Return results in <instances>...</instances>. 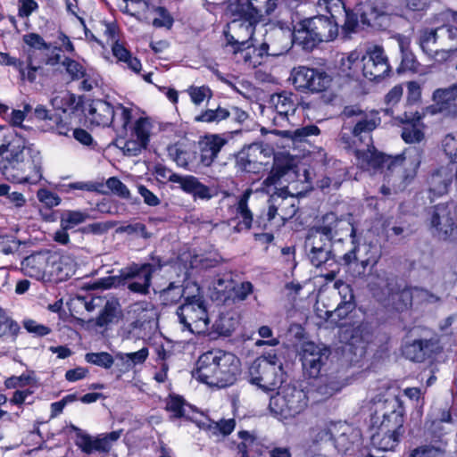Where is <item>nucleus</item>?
I'll use <instances>...</instances> for the list:
<instances>
[{
  "mask_svg": "<svg viewBox=\"0 0 457 457\" xmlns=\"http://www.w3.org/2000/svg\"><path fill=\"white\" fill-rule=\"evenodd\" d=\"M0 173L8 181L18 184L35 185L43 179L39 150L4 126H0Z\"/></svg>",
  "mask_w": 457,
  "mask_h": 457,
  "instance_id": "nucleus-1",
  "label": "nucleus"
},
{
  "mask_svg": "<svg viewBox=\"0 0 457 457\" xmlns=\"http://www.w3.org/2000/svg\"><path fill=\"white\" fill-rule=\"evenodd\" d=\"M240 366V360L234 353L212 349L198 358L194 376L209 386L224 388L237 381Z\"/></svg>",
  "mask_w": 457,
  "mask_h": 457,
  "instance_id": "nucleus-2",
  "label": "nucleus"
},
{
  "mask_svg": "<svg viewBox=\"0 0 457 457\" xmlns=\"http://www.w3.org/2000/svg\"><path fill=\"white\" fill-rule=\"evenodd\" d=\"M403 412L398 399L387 402L384 411H375L370 419L372 429L377 427L370 436L374 448L383 452L395 450L405 432Z\"/></svg>",
  "mask_w": 457,
  "mask_h": 457,
  "instance_id": "nucleus-3",
  "label": "nucleus"
},
{
  "mask_svg": "<svg viewBox=\"0 0 457 457\" xmlns=\"http://www.w3.org/2000/svg\"><path fill=\"white\" fill-rule=\"evenodd\" d=\"M278 0H247L246 4L238 5L237 12L241 19L240 28L245 29L249 39L239 41L232 35L225 32L227 46L231 47L233 54L242 53L253 46L251 42L254 34L255 26L262 20L264 15H270L277 8Z\"/></svg>",
  "mask_w": 457,
  "mask_h": 457,
  "instance_id": "nucleus-4",
  "label": "nucleus"
},
{
  "mask_svg": "<svg viewBox=\"0 0 457 457\" xmlns=\"http://www.w3.org/2000/svg\"><path fill=\"white\" fill-rule=\"evenodd\" d=\"M337 33L338 27L333 16L318 15L297 24L293 33V42L310 52L320 43L336 38Z\"/></svg>",
  "mask_w": 457,
  "mask_h": 457,
  "instance_id": "nucleus-5",
  "label": "nucleus"
},
{
  "mask_svg": "<svg viewBox=\"0 0 457 457\" xmlns=\"http://www.w3.org/2000/svg\"><path fill=\"white\" fill-rule=\"evenodd\" d=\"M424 151L419 145H411L401 155L395 156V162L385 172V181L390 183L395 192L403 191L415 178L422 162Z\"/></svg>",
  "mask_w": 457,
  "mask_h": 457,
  "instance_id": "nucleus-6",
  "label": "nucleus"
},
{
  "mask_svg": "<svg viewBox=\"0 0 457 457\" xmlns=\"http://www.w3.org/2000/svg\"><path fill=\"white\" fill-rule=\"evenodd\" d=\"M307 393L291 384L282 385L278 392L270 396L269 409L279 420L294 419L304 411L308 406Z\"/></svg>",
  "mask_w": 457,
  "mask_h": 457,
  "instance_id": "nucleus-7",
  "label": "nucleus"
},
{
  "mask_svg": "<svg viewBox=\"0 0 457 457\" xmlns=\"http://www.w3.org/2000/svg\"><path fill=\"white\" fill-rule=\"evenodd\" d=\"M155 270L156 267L152 263H132L121 269L119 277L101 278L97 285L104 289L119 286L120 284L127 285L130 292L145 295L149 294L152 276Z\"/></svg>",
  "mask_w": 457,
  "mask_h": 457,
  "instance_id": "nucleus-8",
  "label": "nucleus"
},
{
  "mask_svg": "<svg viewBox=\"0 0 457 457\" xmlns=\"http://www.w3.org/2000/svg\"><path fill=\"white\" fill-rule=\"evenodd\" d=\"M176 313L179 323L183 325V330L197 335L209 330L210 320L202 296H186L184 303L178 308Z\"/></svg>",
  "mask_w": 457,
  "mask_h": 457,
  "instance_id": "nucleus-9",
  "label": "nucleus"
},
{
  "mask_svg": "<svg viewBox=\"0 0 457 457\" xmlns=\"http://www.w3.org/2000/svg\"><path fill=\"white\" fill-rule=\"evenodd\" d=\"M338 224V219L334 212H328L323 216L322 225L314 227L305 240V248L308 253H315L332 249L333 232Z\"/></svg>",
  "mask_w": 457,
  "mask_h": 457,
  "instance_id": "nucleus-10",
  "label": "nucleus"
},
{
  "mask_svg": "<svg viewBox=\"0 0 457 457\" xmlns=\"http://www.w3.org/2000/svg\"><path fill=\"white\" fill-rule=\"evenodd\" d=\"M249 382L264 392L273 391L280 382L278 367L269 363L264 359H256L248 370Z\"/></svg>",
  "mask_w": 457,
  "mask_h": 457,
  "instance_id": "nucleus-11",
  "label": "nucleus"
},
{
  "mask_svg": "<svg viewBox=\"0 0 457 457\" xmlns=\"http://www.w3.org/2000/svg\"><path fill=\"white\" fill-rule=\"evenodd\" d=\"M329 355L328 347L316 345L313 342L304 343L301 352V361L304 373L310 378H318L322 368L327 364Z\"/></svg>",
  "mask_w": 457,
  "mask_h": 457,
  "instance_id": "nucleus-12",
  "label": "nucleus"
},
{
  "mask_svg": "<svg viewBox=\"0 0 457 457\" xmlns=\"http://www.w3.org/2000/svg\"><path fill=\"white\" fill-rule=\"evenodd\" d=\"M357 14L363 25L371 27H383V23L390 20L393 9L386 0H366L357 5Z\"/></svg>",
  "mask_w": 457,
  "mask_h": 457,
  "instance_id": "nucleus-13",
  "label": "nucleus"
},
{
  "mask_svg": "<svg viewBox=\"0 0 457 457\" xmlns=\"http://www.w3.org/2000/svg\"><path fill=\"white\" fill-rule=\"evenodd\" d=\"M372 337L373 328L368 321L345 325L340 328V341L355 349H360L361 354L364 352L367 345L371 342Z\"/></svg>",
  "mask_w": 457,
  "mask_h": 457,
  "instance_id": "nucleus-14",
  "label": "nucleus"
},
{
  "mask_svg": "<svg viewBox=\"0 0 457 457\" xmlns=\"http://www.w3.org/2000/svg\"><path fill=\"white\" fill-rule=\"evenodd\" d=\"M358 61L363 76L371 81L378 82L391 72L388 59H341L342 65L347 66L350 70Z\"/></svg>",
  "mask_w": 457,
  "mask_h": 457,
  "instance_id": "nucleus-15",
  "label": "nucleus"
},
{
  "mask_svg": "<svg viewBox=\"0 0 457 457\" xmlns=\"http://www.w3.org/2000/svg\"><path fill=\"white\" fill-rule=\"evenodd\" d=\"M121 432V430L112 431L102 434L97 437H93L85 433L79 439H75V445L86 454H91L95 452L108 453L112 443L120 437Z\"/></svg>",
  "mask_w": 457,
  "mask_h": 457,
  "instance_id": "nucleus-16",
  "label": "nucleus"
},
{
  "mask_svg": "<svg viewBox=\"0 0 457 457\" xmlns=\"http://www.w3.org/2000/svg\"><path fill=\"white\" fill-rule=\"evenodd\" d=\"M457 99L456 93L451 87L445 88H437L433 92L432 100L434 104L425 109L426 113L436 114L445 113L446 116L457 117Z\"/></svg>",
  "mask_w": 457,
  "mask_h": 457,
  "instance_id": "nucleus-17",
  "label": "nucleus"
},
{
  "mask_svg": "<svg viewBox=\"0 0 457 457\" xmlns=\"http://www.w3.org/2000/svg\"><path fill=\"white\" fill-rule=\"evenodd\" d=\"M89 219L90 215L87 211H63L60 217V228L54 232V240L63 245H68L70 242L68 231Z\"/></svg>",
  "mask_w": 457,
  "mask_h": 457,
  "instance_id": "nucleus-18",
  "label": "nucleus"
},
{
  "mask_svg": "<svg viewBox=\"0 0 457 457\" xmlns=\"http://www.w3.org/2000/svg\"><path fill=\"white\" fill-rule=\"evenodd\" d=\"M169 181L179 184L184 192L192 195L195 199L210 200L216 195L211 187L191 175L182 176L177 173H170Z\"/></svg>",
  "mask_w": 457,
  "mask_h": 457,
  "instance_id": "nucleus-19",
  "label": "nucleus"
},
{
  "mask_svg": "<svg viewBox=\"0 0 457 457\" xmlns=\"http://www.w3.org/2000/svg\"><path fill=\"white\" fill-rule=\"evenodd\" d=\"M430 224L445 237L452 236L454 230V219L447 204H439L428 211Z\"/></svg>",
  "mask_w": 457,
  "mask_h": 457,
  "instance_id": "nucleus-20",
  "label": "nucleus"
},
{
  "mask_svg": "<svg viewBox=\"0 0 457 457\" xmlns=\"http://www.w3.org/2000/svg\"><path fill=\"white\" fill-rule=\"evenodd\" d=\"M419 112L408 113L405 112L398 118L399 121L403 125L401 137L407 144L420 143L424 138V133L420 129V123L423 116Z\"/></svg>",
  "mask_w": 457,
  "mask_h": 457,
  "instance_id": "nucleus-21",
  "label": "nucleus"
},
{
  "mask_svg": "<svg viewBox=\"0 0 457 457\" xmlns=\"http://www.w3.org/2000/svg\"><path fill=\"white\" fill-rule=\"evenodd\" d=\"M354 154L362 167L375 170L384 167L388 169L391 166V162H395V157L393 158L378 152L373 144H366V149L357 148Z\"/></svg>",
  "mask_w": 457,
  "mask_h": 457,
  "instance_id": "nucleus-22",
  "label": "nucleus"
},
{
  "mask_svg": "<svg viewBox=\"0 0 457 457\" xmlns=\"http://www.w3.org/2000/svg\"><path fill=\"white\" fill-rule=\"evenodd\" d=\"M228 143V140L219 134H212L204 137L199 143L200 145V162L204 168L211 167L218 157L222 147Z\"/></svg>",
  "mask_w": 457,
  "mask_h": 457,
  "instance_id": "nucleus-23",
  "label": "nucleus"
},
{
  "mask_svg": "<svg viewBox=\"0 0 457 457\" xmlns=\"http://www.w3.org/2000/svg\"><path fill=\"white\" fill-rule=\"evenodd\" d=\"M113 106L105 100H93L89 105L87 119L96 126L109 127L113 121V113H115Z\"/></svg>",
  "mask_w": 457,
  "mask_h": 457,
  "instance_id": "nucleus-24",
  "label": "nucleus"
},
{
  "mask_svg": "<svg viewBox=\"0 0 457 457\" xmlns=\"http://www.w3.org/2000/svg\"><path fill=\"white\" fill-rule=\"evenodd\" d=\"M336 431H330V438L339 453H346L360 441V431L345 424L335 427Z\"/></svg>",
  "mask_w": 457,
  "mask_h": 457,
  "instance_id": "nucleus-25",
  "label": "nucleus"
},
{
  "mask_svg": "<svg viewBox=\"0 0 457 457\" xmlns=\"http://www.w3.org/2000/svg\"><path fill=\"white\" fill-rule=\"evenodd\" d=\"M293 93L287 91L272 96L271 100L276 112V115L273 117L274 125L282 126V123L288 120V116L295 112L296 104L293 100Z\"/></svg>",
  "mask_w": 457,
  "mask_h": 457,
  "instance_id": "nucleus-26",
  "label": "nucleus"
},
{
  "mask_svg": "<svg viewBox=\"0 0 457 457\" xmlns=\"http://www.w3.org/2000/svg\"><path fill=\"white\" fill-rule=\"evenodd\" d=\"M257 152L255 145H245L235 154L236 168L242 172L259 173L262 163L257 160Z\"/></svg>",
  "mask_w": 457,
  "mask_h": 457,
  "instance_id": "nucleus-27",
  "label": "nucleus"
},
{
  "mask_svg": "<svg viewBox=\"0 0 457 457\" xmlns=\"http://www.w3.org/2000/svg\"><path fill=\"white\" fill-rule=\"evenodd\" d=\"M453 175L447 168L441 167L433 170L428 177L429 194L440 196L447 193L452 183Z\"/></svg>",
  "mask_w": 457,
  "mask_h": 457,
  "instance_id": "nucleus-28",
  "label": "nucleus"
},
{
  "mask_svg": "<svg viewBox=\"0 0 457 457\" xmlns=\"http://www.w3.org/2000/svg\"><path fill=\"white\" fill-rule=\"evenodd\" d=\"M47 263L48 257L46 254L35 253L22 261L21 270L26 276L43 280L46 277Z\"/></svg>",
  "mask_w": 457,
  "mask_h": 457,
  "instance_id": "nucleus-29",
  "label": "nucleus"
},
{
  "mask_svg": "<svg viewBox=\"0 0 457 457\" xmlns=\"http://www.w3.org/2000/svg\"><path fill=\"white\" fill-rule=\"evenodd\" d=\"M381 122L378 112H374L370 116L366 113L361 117L352 129V134L360 141L367 140L366 144H372V138L370 135Z\"/></svg>",
  "mask_w": 457,
  "mask_h": 457,
  "instance_id": "nucleus-30",
  "label": "nucleus"
},
{
  "mask_svg": "<svg viewBox=\"0 0 457 457\" xmlns=\"http://www.w3.org/2000/svg\"><path fill=\"white\" fill-rule=\"evenodd\" d=\"M170 155L172 156L176 163L193 172H198L204 167L200 161V154L195 150H182L179 148H170Z\"/></svg>",
  "mask_w": 457,
  "mask_h": 457,
  "instance_id": "nucleus-31",
  "label": "nucleus"
},
{
  "mask_svg": "<svg viewBox=\"0 0 457 457\" xmlns=\"http://www.w3.org/2000/svg\"><path fill=\"white\" fill-rule=\"evenodd\" d=\"M0 64L15 67L20 73L22 80L33 82L36 79L37 73H43V67L36 65L32 59H0Z\"/></svg>",
  "mask_w": 457,
  "mask_h": 457,
  "instance_id": "nucleus-32",
  "label": "nucleus"
},
{
  "mask_svg": "<svg viewBox=\"0 0 457 457\" xmlns=\"http://www.w3.org/2000/svg\"><path fill=\"white\" fill-rule=\"evenodd\" d=\"M121 318L122 310L118 300H107L103 310L96 319V325L99 328H104L110 324H117Z\"/></svg>",
  "mask_w": 457,
  "mask_h": 457,
  "instance_id": "nucleus-33",
  "label": "nucleus"
},
{
  "mask_svg": "<svg viewBox=\"0 0 457 457\" xmlns=\"http://www.w3.org/2000/svg\"><path fill=\"white\" fill-rule=\"evenodd\" d=\"M113 107L115 113H113V121L110 126L120 136H126L132 120V109L125 107L121 104H116Z\"/></svg>",
  "mask_w": 457,
  "mask_h": 457,
  "instance_id": "nucleus-34",
  "label": "nucleus"
},
{
  "mask_svg": "<svg viewBox=\"0 0 457 457\" xmlns=\"http://www.w3.org/2000/svg\"><path fill=\"white\" fill-rule=\"evenodd\" d=\"M147 65L143 64L140 59H117L116 63L122 69L130 70L136 74L141 75L145 81L152 83V75L154 73L152 62L153 59H146Z\"/></svg>",
  "mask_w": 457,
  "mask_h": 457,
  "instance_id": "nucleus-35",
  "label": "nucleus"
},
{
  "mask_svg": "<svg viewBox=\"0 0 457 457\" xmlns=\"http://www.w3.org/2000/svg\"><path fill=\"white\" fill-rule=\"evenodd\" d=\"M166 410L173 414L174 418L191 419V413L195 408L184 400L180 395H170L166 403Z\"/></svg>",
  "mask_w": 457,
  "mask_h": 457,
  "instance_id": "nucleus-36",
  "label": "nucleus"
},
{
  "mask_svg": "<svg viewBox=\"0 0 457 457\" xmlns=\"http://www.w3.org/2000/svg\"><path fill=\"white\" fill-rule=\"evenodd\" d=\"M341 286L343 288L340 290L339 294L342 299L333 312V314L337 315L340 320L345 318L356 306L352 288L344 283H341Z\"/></svg>",
  "mask_w": 457,
  "mask_h": 457,
  "instance_id": "nucleus-37",
  "label": "nucleus"
},
{
  "mask_svg": "<svg viewBox=\"0 0 457 457\" xmlns=\"http://www.w3.org/2000/svg\"><path fill=\"white\" fill-rule=\"evenodd\" d=\"M320 133V129L318 126L311 124L303 126L293 130H277L275 134L283 137L292 139L294 142H303L310 136H318Z\"/></svg>",
  "mask_w": 457,
  "mask_h": 457,
  "instance_id": "nucleus-38",
  "label": "nucleus"
},
{
  "mask_svg": "<svg viewBox=\"0 0 457 457\" xmlns=\"http://www.w3.org/2000/svg\"><path fill=\"white\" fill-rule=\"evenodd\" d=\"M250 192H245L239 199L237 205V215L239 216L242 220L237 223L235 227V230L239 232L242 229L249 230L253 225V213L248 208V198Z\"/></svg>",
  "mask_w": 457,
  "mask_h": 457,
  "instance_id": "nucleus-39",
  "label": "nucleus"
},
{
  "mask_svg": "<svg viewBox=\"0 0 457 457\" xmlns=\"http://www.w3.org/2000/svg\"><path fill=\"white\" fill-rule=\"evenodd\" d=\"M288 197L289 193L285 188H280L275 191L269 199V209L267 212L268 220L270 221L273 220L279 208L282 207V205L289 204L291 207L295 208V205L293 203H288ZM295 209L293 210V214H295Z\"/></svg>",
  "mask_w": 457,
  "mask_h": 457,
  "instance_id": "nucleus-40",
  "label": "nucleus"
},
{
  "mask_svg": "<svg viewBox=\"0 0 457 457\" xmlns=\"http://www.w3.org/2000/svg\"><path fill=\"white\" fill-rule=\"evenodd\" d=\"M149 6H142L140 9L143 12H154L157 17L153 20V26L155 28L171 29L174 23V19L170 12L163 6H156L149 1Z\"/></svg>",
  "mask_w": 457,
  "mask_h": 457,
  "instance_id": "nucleus-41",
  "label": "nucleus"
},
{
  "mask_svg": "<svg viewBox=\"0 0 457 457\" xmlns=\"http://www.w3.org/2000/svg\"><path fill=\"white\" fill-rule=\"evenodd\" d=\"M229 106H217L214 109H206L195 117L196 122L219 123L229 118Z\"/></svg>",
  "mask_w": 457,
  "mask_h": 457,
  "instance_id": "nucleus-42",
  "label": "nucleus"
},
{
  "mask_svg": "<svg viewBox=\"0 0 457 457\" xmlns=\"http://www.w3.org/2000/svg\"><path fill=\"white\" fill-rule=\"evenodd\" d=\"M313 74L314 69L306 67L294 69L291 74L292 83L298 90H309Z\"/></svg>",
  "mask_w": 457,
  "mask_h": 457,
  "instance_id": "nucleus-43",
  "label": "nucleus"
},
{
  "mask_svg": "<svg viewBox=\"0 0 457 457\" xmlns=\"http://www.w3.org/2000/svg\"><path fill=\"white\" fill-rule=\"evenodd\" d=\"M437 39L436 29L425 28L420 30V46L425 54L432 57L433 54H437L438 50L435 47Z\"/></svg>",
  "mask_w": 457,
  "mask_h": 457,
  "instance_id": "nucleus-44",
  "label": "nucleus"
},
{
  "mask_svg": "<svg viewBox=\"0 0 457 457\" xmlns=\"http://www.w3.org/2000/svg\"><path fill=\"white\" fill-rule=\"evenodd\" d=\"M71 190L97 192L102 195L108 194V190H104V184L102 182H73L62 185L61 188V191L64 193H69Z\"/></svg>",
  "mask_w": 457,
  "mask_h": 457,
  "instance_id": "nucleus-45",
  "label": "nucleus"
},
{
  "mask_svg": "<svg viewBox=\"0 0 457 457\" xmlns=\"http://www.w3.org/2000/svg\"><path fill=\"white\" fill-rule=\"evenodd\" d=\"M236 420L234 419H221L219 421H211L207 426V430L212 436H222L223 437L230 435L235 429Z\"/></svg>",
  "mask_w": 457,
  "mask_h": 457,
  "instance_id": "nucleus-46",
  "label": "nucleus"
},
{
  "mask_svg": "<svg viewBox=\"0 0 457 457\" xmlns=\"http://www.w3.org/2000/svg\"><path fill=\"white\" fill-rule=\"evenodd\" d=\"M131 129V137H135L142 142V144L148 145L151 123L147 118H139L136 120Z\"/></svg>",
  "mask_w": 457,
  "mask_h": 457,
  "instance_id": "nucleus-47",
  "label": "nucleus"
},
{
  "mask_svg": "<svg viewBox=\"0 0 457 457\" xmlns=\"http://www.w3.org/2000/svg\"><path fill=\"white\" fill-rule=\"evenodd\" d=\"M116 145L128 156H137L147 146L145 144H142L140 140L132 137L127 140L124 138L117 139Z\"/></svg>",
  "mask_w": 457,
  "mask_h": 457,
  "instance_id": "nucleus-48",
  "label": "nucleus"
},
{
  "mask_svg": "<svg viewBox=\"0 0 457 457\" xmlns=\"http://www.w3.org/2000/svg\"><path fill=\"white\" fill-rule=\"evenodd\" d=\"M75 101V96L66 91L52 97L51 104L54 110L66 113L69 110L74 109Z\"/></svg>",
  "mask_w": 457,
  "mask_h": 457,
  "instance_id": "nucleus-49",
  "label": "nucleus"
},
{
  "mask_svg": "<svg viewBox=\"0 0 457 457\" xmlns=\"http://www.w3.org/2000/svg\"><path fill=\"white\" fill-rule=\"evenodd\" d=\"M21 327L0 307V337L10 335L15 339L20 333Z\"/></svg>",
  "mask_w": 457,
  "mask_h": 457,
  "instance_id": "nucleus-50",
  "label": "nucleus"
},
{
  "mask_svg": "<svg viewBox=\"0 0 457 457\" xmlns=\"http://www.w3.org/2000/svg\"><path fill=\"white\" fill-rule=\"evenodd\" d=\"M403 353L407 359L415 362H422L427 359L420 339L407 344L403 347Z\"/></svg>",
  "mask_w": 457,
  "mask_h": 457,
  "instance_id": "nucleus-51",
  "label": "nucleus"
},
{
  "mask_svg": "<svg viewBox=\"0 0 457 457\" xmlns=\"http://www.w3.org/2000/svg\"><path fill=\"white\" fill-rule=\"evenodd\" d=\"M85 361L105 370L114 364V357L107 352L87 353L85 354Z\"/></svg>",
  "mask_w": 457,
  "mask_h": 457,
  "instance_id": "nucleus-52",
  "label": "nucleus"
},
{
  "mask_svg": "<svg viewBox=\"0 0 457 457\" xmlns=\"http://www.w3.org/2000/svg\"><path fill=\"white\" fill-rule=\"evenodd\" d=\"M430 65L420 64L417 59H402L397 72L409 71L412 74L425 75L430 71Z\"/></svg>",
  "mask_w": 457,
  "mask_h": 457,
  "instance_id": "nucleus-53",
  "label": "nucleus"
},
{
  "mask_svg": "<svg viewBox=\"0 0 457 457\" xmlns=\"http://www.w3.org/2000/svg\"><path fill=\"white\" fill-rule=\"evenodd\" d=\"M332 78L330 75L326 73L325 71H320L318 70H314V74L312 76L310 91L311 92H324L326 91L331 85Z\"/></svg>",
  "mask_w": 457,
  "mask_h": 457,
  "instance_id": "nucleus-54",
  "label": "nucleus"
},
{
  "mask_svg": "<svg viewBox=\"0 0 457 457\" xmlns=\"http://www.w3.org/2000/svg\"><path fill=\"white\" fill-rule=\"evenodd\" d=\"M432 23L435 25L433 29H436V32H445L449 26L457 23V13L452 11L442 12L434 17Z\"/></svg>",
  "mask_w": 457,
  "mask_h": 457,
  "instance_id": "nucleus-55",
  "label": "nucleus"
},
{
  "mask_svg": "<svg viewBox=\"0 0 457 457\" xmlns=\"http://www.w3.org/2000/svg\"><path fill=\"white\" fill-rule=\"evenodd\" d=\"M221 262V258L215 255H194L190 260L192 268L208 270L218 266Z\"/></svg>",
  "mask_w": 457,
  "mask_h": 457,
  "instance_id": "nucleus-56",
  "label": "nucleus"
},
{
  "mask_svg": "<svg viewBox=\"0 0 457 457\" xmlns=\"http://www.w3.org/2000/svg\"><path fill=\"white\" fill-rule=\"evenodd\" d=\"M308 258L312 265L316 268L331 266L336 262L332 249L327 250V248H323V251H320L319 253H308Z\"/></svg>",
  "mask_w": 457,
  "mask_h": 457,
  "instance_id": "nucleus-57",
  "label": "nucleus"
},
{
  "mask_svg": "<svg viewBox=\"0 0 457 457\" xmlns=\"http://www.w3.org/2000/svg\"><path fill=\"white\" fill-rule=\"evenodd\" d=\"M71 79H79L87 76V70L85 67L75 59H64L60 64Z\"/></svg>",
  "mask_w": 457,
  "mask_h": 457,
  "instance_id": "nucleus-58",
  "label": "nucleus"
},
{
  "mask_svg": "<svg viewBox=\"0 0 457 457\" xmlns=\"http://www.w3.org/2000/svg\"><path fill=\"white\" fill-rule=\"evenodd\" d=\"M228 286L232 291L231 297L234 302L245 301L253 291V286L249 281H245L236 286L233 285V281H228Z\"/></svg>",
  "mask_w": 457,
  "mask_h": 457,
  "instance_id": "nucleus-59",
  "label": "nucleus"
},
{
  "mask_svg": "<svg viewBox=\"0 0 457 457\" xmlns=\"http://www.w3.org/2000/svg\"><path fill=\"white\" fill-rule=\"evenodd\" d=\"M105 187L122 199L129 200L131 198L128 187L117 177L109 178L104 185Z\"/></svg>",
  "mask_w": 457,
  "mask_h": 457,
  "instance_id": "nucleus-60",
  "label": "nucleus"
},
{
  "mask_svg": "<svg viewBox=\"0 0 457 457\" xmlns=\"http://www.w3.org/2000/svg\"><path fill=\"white\" fill-rule=\"evenodd\" d=\"M241 442L237 445V453L241 455L240 457H249V451L254 444L256 437L246 430H241L237 434Z\"/></svg>",
  "mask_w": 457,
  "mask_h": 457,
  "instance_id": "nucleus-61",
  "label": "nucleus"
},
{
  "mask_svg": "<svg viewBox=\"0 0 457 457\" xmlns=\"http://www.w3.org/2000/svg\"><path fill=\"white\" fill-rule=\"evenodd\" d=\"M23 41L26 45H28L30 48L38 50V51H50L52 49V45L50 41H46L39 34L37 33H29L23 36Z\"/></svg>",
  "mask_w": 457,
  "mask_h": 457,
  "instance_id": "nucleus-62",
  "label": "nucleus"
},
{
  "mask_svg": "<svg viewBox=\"0 0 457 457\" xmlns=\"http://www.w3.org/2000/svg\"><path fill=\"white\" fill-rule=\"evenodd\" d=\"M403 86L396 85L392 89H390L389 92L385 96L384 102L387 106H389L383 110L386 115H393L392 107L399 103L403 96Z\"/></svg>",
  "mask_w": 457,
  "mask_h": 457,
  "instance_id": "nucleus-63",
  "label": "nucleus"
},
{
  "mask_svg": "<svg viewBox=\"0 0 457 457\" xmlns=\"http://www.w3.org/2000/svg\"><path fill=\"white\" fill-rule=\"evenodd\" d=\"M444 451L432 445H423L411 450L409 457H442Z\"/></svg>",
  "mask_w": 457,
  "mask_h": 457,
  "instance_id": "nucleus-64",
  "label": "nucleus"
}]
</instances>
